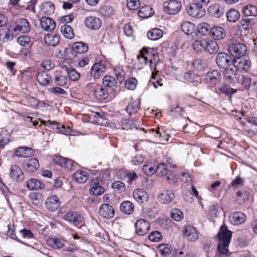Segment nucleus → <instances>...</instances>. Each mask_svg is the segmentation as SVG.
I'll list each match as a JSON object with an SVG mask.
<instances>
[{"mask_svg":"<svg viewBox=\"0 0 257 257\" xmlns=\"http://www.w3.org/2000/svg\"><path fill=\"white\" fill-rule=\"evenodd\" d=\"M139 63L141 64L142 67L147 65L149 63L152 72L151 78L156 79L157 73V66L160 63L161 59L156 48L143 47L140 51L139 54L137 56Z\"/></svg>","mask_w":257,"mask_h":257,"instance_id":"nucleus-1","label":"nucleus"},{"mask_svg":"<svg viewBox=\"0 0 257 257\" xmlns=\"http://www.w3.org/2000/svg\"><path fill=\"white\" fill-rule=\"evenodd\" d=\"M231 231L228 229L226 224L221 225L216 235V238L219 241L217 250L219 253L227 256L229 255L228 246L231 241Z\"/></svg>","mask_w":257,"mask_h":257,"instance_id":"nucleus-2","label":"nucleus"},{"mask_svg":"<svg viewBox=\"0 0 257 257\" xmlns=\"http://www.w3.org/2000/svg\"><path fill=\"white\" fill-rule=\"evenodd\" d=\"M88 50V46L86 43L83 42H76L72 44L71 49H65L64 57L66 56L65 54L70 51L71 52V55L68 56V57L69 60H71L76 57L78 54L86 53Z\"/></svg>","mask_w":257,"mask_h":257,"instance_id":"nucleus-3","label":"nucleus"},{"mask_svg":"<svg viewBox=\"0 0 257 257\" xmlns=\"http://www.w3.org/2000/svg\"><path fill=\"white\" fill-rule=\"evenodd\" d=\"M9 24L15 33V35L19 33H28L30 31V24L25 18L19 19Z\"/></svg>","mask_w":257,"mask_h":257,"instance_id":"nucleus-4","label":"nucleus"},{"mask_svg":"<svg viewBox=\"0 0 257 257\" xmlns=\"http://www.w3.org/2000/svg\"><path fill=\"white\" fill-rule=\"evenodd\" d=\"M182 8V3L179 0H167L163 4L164 11L171 15L178 14Z\"/></svg>","mask_w":257,"mask_h":257,"instance_id":"nucleus-5","label":"nucleus"},{"mask_svg":"<svg viewBox=\"0 0 257 257\" xmlns=\"http://www.w3.org/2000/svg\"><path fill=\"white\" fill-rule=\"evenodd\" d=\"M228 50L229 53L235 58L240 57L246 53L247 47L245 44L235 40L229 45Z\"/></svg>","mask_w":257,"mask_h":257,"instance_id":"nucleus-6","label":"nucleus"},{"mask_svg":"<svg viewBox=\"0 0 257 257\" xmlns=\"http://www.w3.org/2000/svg\"><path fill=\"white\" fill-rule=\"evenodd\" d=\"M233 66L238 72H247L250 69L251 62L249 58L236 57L233 59Z\"/></svg>","mask_w":257,"mask_h":257,"instance_id":"nucleus-7","label":"nucleus"},{"mask_svg":"<svg viewBox=\"0 0 257 257\" xmlns=\"http://www.w3.org/2000/svg\"><path fill=\"white\" fill-rule=\"evenodd\" d=\"M255 23L253 19L245 17L242 18L239 22V25L235 26L232 28V32H236L237 35H241L242 30L248 31L253 27Z\"/></svg>","mask_w":257,"mask_h":257,"instance_id":"nucleus-8","label":"nucleus"},{"mask_svg":"<svg viewBox=\"0 0 257 257\" xmlns=\"http://www.w3.org/2000/svg\"><path fill=\"white\" fill-rule=\"evenodd\" d=\"M135 233L139 236L147 235L151 230V224L146 219L140 218L135 223Z\"/></svg>","mask_w":257,"mask_h":257,"instance_id":"nucleus-9","label":"nucleus"},{"mask_svg":"<svg viewBox=\"0 0 257 257\" xmlns=\"http://www.w3.org/2000/svg\"><path fill=\"white\" fill-rule=\"evenodd\" d=\"M104 181L99 177L93 178L90 183V194L93 196L102 195L104 192Z\"/></svg>","mask_w":257,"mask_h":257,"instance_id":"nucleus-10","label":"nucleus"},{"mask_svg":"<svg viewBox=\"0 0 257 257\" xmlns=\"http://www.w3.org/2000/svg\"><path fill=\"white\" fill-rule=\"evenodd\" d=\"M221 81V74L217 70H212L208 71L204 77L205 83L208 87L211 88L215 87L220 83Z\"/></svg>","mask_w":257,"mask_h":257,"instance_id":"nucleus-11","label":"nucleus"},{"mask_svg":"<svg viewBox=\"0 0 257 257\" xmlns=\"http://www.w3.org/2000/svg\"><path fill=\"white\" fill-rule=\"evenodd\" d=\"M106 71V66L105 61H100L95 62L91 67L90 74L95 80L99 79L102 76Z\"/></svg>","mask_w":257,"mask_h":257,"instance_id":"nucleus-12","label":"nucleus"},{"mask_svg":"<svg viewBox=\"0 0 257 257\" xmlns=\"http://www.w3.org/2000/svg\"><path fill=\"white\" fill-rule=\"evenodd\" d=\"M224 79L230 84H235L239 82L240 75L239 72L233 66L227 67L223 71Z\"/></svg>","mask_w":257,"mask_h":257,"instance_id":"nucleus-13","label":"nucleus"},{"mask_svg":"<svg viewBox=\"0 0 257 257\" xmlns=\"http://www.w3.org/2000/svg\"><path fill=\"white\" fill-rule=\"evenodd\" d=\"M186 11L189 15L195 18H202L206 13L204 8H202L194 2L187 6Z\"/></svg>","mask_w":257,"mask_h":257,"instance_id":"nucleus-14","label":"nucleus"},{"mask_svg":"<svg viewBox=\"0 0 257 257\" xmlns=\"http://www.w3.org/2000/svg\"><path fill=\"white\" fill-rule=\"evenodd\" d=\"M216 62L219 68L226 69L233 64V60L228 54L220 52L216 57Z\"/></svg>","mask_w":257,"mask_h":257,"instance_id":"nucleus-15","label":"nucleus"},{"mask_svg":"<svg viewBox=\"0 0 257 257\" xmlns=\"http://www.w3.org/2000/svg\"><path fill=\"white\" fill-rule=\"evenodd\" d=\"M22 167L23 170L26 172L33 173L38 170L40 165L37 159L31 158L25 161L23 163Z\"/></svg>","mask_w":257,"mask_h":257,"instance_id":"nucleus-16","label":"nucleus"},{"mask_svg":"<svg viewBox=\"0 0 257 257\" xmlns=\"http://www.w3.org/2000/svg\"><path fill=\"white\" fill-rule=\"evenodd\" d=\"M84 22L86 28L91 30H97L100 28L102 25L101 20L95 16L86 17Z\"/></svg>","mask_w":257,"mask_h":257,"instance_id":"nucleus-17","label":"nucleus"},{"mask_svg":"<svg viewBox=\"0 0 257 257\" xmlns=\"http://www.w3.org/2000/svg\"><path fill=\"white\" fill-rule=\"evenodd\" d=\"M60 206L59 197L56 195L49 196L45 201V206L50 212H54Z\"/></svg>","mask_w":257,"mask_h":257,"instance_id":"nucleus-18","label":"nucleus"},{"mask_svg":"<svg viewBox=\"0 0 257 257\" xmlns=\"http://www.w3.org/2000/svg\"><path fill=\"white\" fill-rule=\"evenodd\" d=\"M64 219L75 226H78L82 222V217L78 212L70 211L67 212Z\"/></svg>","mask_w":257,"mask_h":257,"instance_id":"nucleus-19","label":"nucleus"},{"mask_svg":"<svg viewBox=\"0 0 257 257\" xmlns=\"http://www.w3.org/2000/svg\"><path fill=\"white\" fill-rule=\"evenodd\" d=\"M10 24L0 29V40L3 43H8L14 38V34Z\"/></svg>","mask_w":257,"mask_h":257,"instance_id":"nucleus-20","label":"nucleus"},{"mask_svg":"<svg viewBox=\"0 0 257 257\" xmlns=\"http://www.w3.org/2000/svg\"><path fill=\"white\" fill-rule=\"evenodd\" d=\"M10 176L14 181L17 182L23 181L25 178V175L22 169L17 165H13L11 166Z\"/></svg>","mask_w":257,"mask_h":257,"instance_id":"nucleus-21","label":"nucleus"},{"mask_svg":"<svg viewBox=\"0 0 257 257\" xmlns=\"http://www.w3.org/2000/svg\"><path fill=\"white\" fill-rule=\"evenodd\" d=\"M182 234L191 241H195L198 238V233L195 227L192 225H185L183 227Z\"/></svg>","mask_w":257,"mask_h":257,"instance_id":"nucleus-22","label":"nucleus"},{"mask_svg":"<svg viewBox=\"0 0 257 257\" xmlns=\"http://www.w3.org/2000/svg\"><path fill=\"white\" fill-rule=\"evenodd\" d=\"M103 86L111 92H115L117 88V82L115 78L110 75H105L102 79Z\"/></svg>","mask_w":257,"mask_h":257,"instance_id":"nucleus-23","label":"nucleus"},{"mask_svg":"<svg viewBox=\"0 0 257 257\" xmlns=\"http://www.w3.org/2000/svg\"><path fill=\"white\" fill-rule=\"evenodd\" d=\"M146 132L152 135L155 138L159 139L162 142H168L170 138L169 135L167 134L166 132L164 131L161 132L160 127H158L156 128H150Z\"/></svg>","mask_w":257,"mask_h":257,"instance_id":"nucleus-24","label":"nucleus"},{"mask_svg":"<svg viewBox=\"0 0 257 257\" xmlns=\"http://www.w3.org/2000/svg\"><path fill=\"white\" fill-rule=\"evenodd\" d=\"M246 215L241 212H234L229 216L230 222L234 225H238L244 223L246 220Z\"/></svg>","mask_w":257,"mask_h":257,"instance_id":"nucleus-25","label":"nucleus"},{"mask_svg":"<svg viewBox=\"0 0 257 257\" xmlns=\"http://www.w3.org/2000/svg\"><path fill=\"white\" fill-rule=\"evenodd\" d=\"M99 213L102 217L109 219L114 215V210L113 207L108 204H102L99 209Z\"/></svg>","mask_w":257,"mask_h":257,"instance_id":"nucleus-26","label":"nucleus"},{"mask_svg":"<svg viewBox=\"0 0 257 257\" xmlns=\"http://www.w3.org/2000/svg\"><path fill=\"white\" fill-rule=\"evenodd\" d=\"M44 41L48 46L56 47L60 43V36L55 33H48L45 36Z\"/></svg>","mask_w":257,"mask_h":257,"instance_id":"nucleus-27","label":"nucleus"},{"mask_svg":"<svg viewBox=\"0 0 257 257\" xmlns=\"http://www.w3.org/2000/svg\"><path fill=\"white\" fill-rule=\"evenodd\" d=\"M54 82L57 86L65 87L68 83V79L63 72L57 71L54 74Z\"/></svg>","mask_w":257,"mask_h":257,"instance_id":"nucleus-28","label":"nucleus"},{"mask_svg":"<svg viewBox=\"0 0 257 257\" xmlns=\"http://www.w3.org/2000/svg\"><path fill=\"white\" fill-rule=\"evenodd\" d=\"M210 36L214 40H221L225 37L226 31L220 26H214L211 28Z\"/></svg>","mask_w":257,"mask_h":257,"instance_id":"nucleus-29","label":"nucleus"},{"mask_svg":"<svg viewBox=\"0 0 257 257\" xmlns=\"http://www.w3.org/2000/svg\"><path fill=\"white\" fill-rule=\"evenodd\" d=\"M14 153L15 156L18 157L28 158L33 156L34 152L32 148L23 146L17 148Z\"/></svg>","mask_w":257,"mask_h":257,"instance_id":"nucleus-30","label":"nucleus"},{"mask_svg":"<svg viewBox=\"0 0 257 257\" xmlns=\"http://www.w3.org/2000/svg\"><path fill=\"white\" fill-rule=\"evenodd\" d=\"M175 198L174 193L170 190L163 191L158 196L159 201L162 204H168Z\"/></svg>","mask_w":257,"mask_h":257,"instance_id":"nucleus-31","label":"nucleus"},{"mask_svg":"<svg viewBox=\"0 0 257 257\" xmlns=\"http://www.w3.org/2000/svg\"><path fill=\"white\" fill-rule=\"evenodd\" d=\"M62 67L66 70L67 76L71 81H77L80 77V74L71 66L65 65V62L62 63Z\"/></svg>","mask_w":257,"mask_h":257,"instance_id":"nucleus-32","label":"nucleus"},{"mask_svg":"<svg viewBox=\"0 0 257 257\" xmlns=\"http://www.w3.org/2000/svg\"><path fill=\"white\" fill-rule=\"evenodd\" d=\"M40 25L46 31H52L56 27L55 21L49 17H42L40 20Z\"/></svg>","mask_w":257,"mask_h":257,"instance_id":"nucleus-33","label":"nucleus"},{"mask_svg":"<svg viewBox=\"0 0 257 257\" xmlns=\"http://www.w3.org/2000/svg\"><path fill=\"white\" fill-rule=\"evenodd\" d=\"M133 196L134 199L139 203H144L149 200V194L146 191L142 189H138L134 191Z\"/></svg>","mask_w":257,"mask_h":257,"instance_id":"nucleus-34","label":"nucleus"},{"mask_svg":"<svg viewBox=\"0 0 257 257\" xmlns=\"http://www.w3.org/2000/svg\"><path fill=\"white\" fill-rule=\"evenodd\" d=\"M26 187L28 190H39L43 189L45 185L41 181L35 179L31 178L26 182Z\"/></svg>","mask_w":257,"mask_h":257,"instance_id":"nucleus-35","label":"nucleus"},{"mask_svg":"<svg viewBox=\"0 0 257 257\" xmlns=\"http://www.w3.org/2000/svg\"><path fill=\"white\" fill-rule=\"evenodd\" d=\"M209 14L216 18H220L224 13L223 7L219 4H214L209 6L208 9Z\"/></svg>","mask_w":257,"mask_h":257,"instance_id":"nucleus-36","label":"nucleus"},{"mask_svg":"<svg viewBox=\"0 0 257 257\" xmlns=\"http://www.w3.org/2000/svg\"><path fill=\"white\" fill-rule=\"evenodd\" d=\"M250 197V193L247 190H239L236 192L235 200L239 205L244 204Z\"/></svg>","mask_w":257,"mask_h":257,"instance_id":"nucleus-37","label":"nucleus"},{"mask_svg":"<svg viewBox=\"0 0 257 257\" xmlns=\"http://www.w3.org/2000/svg\"><path fill=\"white\" fill-rule=\"evenodd\" d=\"M92 96L97 100L103 101L107 98L108 92L105 88L98 85L95 91H94Z\"/></svg>","mask_w":257,"mask_h":257,"instance_id":"nucleus-38","label":"nucleus"},{"mask_svg":"<svg viewBox=\"0 0 257 257\" xmlns=\"http://www.w3.org/2000/svg\"><path fill=\"white\" fill-rule=\"evenodd\" d=\"M205 52L213 54L217 53L219 49L218 44L212 40L206 39Z\"/></svg>","mask_w":257,"mask_h":257,"instance_id":"nucleus-39","label":"nucleus"},{"mask_svg":"<svg viewBox=\"0 0 257 257\" xmlns=\"http://www.w3.org/2000/svg\"><path fill=\"white\" fill-rule=\"evenodd\" d=\"M89 174L83 170H77L73 175L74 180L79 183H84L88 180Z\"/></svg>","mask_w":257,"mask_h":257,"instance_id":"nucleus-40","label":"nucleus"},{"mask_svg":"<svg viewBox=\"0 0 257 257\" xmlns=\"http://www.w3.org/2000/svg\"><path fill=\"white\" fill-rule=\"evenodd\" d=\"M99 14L103 18L109 19L114 14V10L113 8L109 6H102L99 9Z\"/></svg>","mask_w":257,"mask_h":257,"instance_id":"nucleus-41","label":"nucleus"},{"mask_svg":"<svg viewBox=\"0 0 257 257\" xmlns=\"http://www.w3.org/2000/svg\"><path fill=\"white\" fill-rule=\"evenodd\" d=\"M181 29L187 35L196 34V28L195 25L189 21H184L181 24Z\"/></svg>","mask_w":257,"mask_h":257,"instance_id":"nucleus-42","label":"nucleus"},{"mask_svg":"<svg viewBox=\"0 0 257 257\" xmlns=\"http://www.w3.org/2000/svg\"><path fill=\"white\" fill-rule=\"evenodd\" d=\"M55 5L50 1L44 2L42 4L40 8L41 13L46 15L53 14L55 12Z\"/></svg>","mask_w":257,"mask_h":257,"instance_id":"nucleus-43","label":"nucleus"},{"mask_svg":"<svg viewBox=\"0 0 257 257\" xmlns=\"http://www.w3.org/2000/svg\"><path fill=\"white\" fill-rule=\"evenodd\" d=\"M18 79L23 83L28 82L33 77V71L30 67L27 68L24 71L20 70Z\"/></svg>","mask_w":257,"mask_h":257,"instance_id":"nucleus-44","label":"nucleus"},{"mask_svg":"<svg viewBox=\"0 0 257 257\" xmlns=\"http://www.w3.org/2000/svg\"><path fill=\"white\" fill-rule=\"evenodd\" d=\"M241 13L245 17H255L257 16V7L250 4L246 5L242 8Z\"/></svg>","mask_w":257,"mask_h":257,"instance_id":"nucleus-45","label":"nucleus"},{"mask_svg":"<svg viewBox=\"0 0 257 257\" xmlns=\"http://www.w3.org/2000/svg\"><path fill=\"white\" fill-rule=\"evenodd\" d=\"M154 14V10L149 5H145L141 7L138 12L139 16L143 19L149 18Z\"/></svg>","mask_w":257,"mask_h":257,"instance_id":"nucleus-46","label":"nucleus"},{"mask_svg":"<svg viewBox=\"0 0 257 257\" xmlns=\"http://www.w3.org/2000/svg\"><path fill=\"white\" fill-rule=\"evenodd\" d=\"M37 79L39 84L42 86L48 85L52 81L51 77L44 71L38 73Z\"/></svg>","mask_w":257,"mask_h":257,"instance_id":"nucleus-47","label":"nucleus"},{"mask_svg":"<svg viewBox=\"0 0 257 257\" xmlns=\"http://www.w3.org/2000/svg\"><path fill=\"white\" fill-rule=\"evenodd\" d=\"M227 21L235 23L239 20L240 17V13L234 9H230L226 13Z\"/></svg>","mask_w":257,"mask_h":257,"instance_id":"nucleus-48","label":"nucleus"},{"mask_svg":"<svg viewBox=\"0 0 257 257\" xmlns=\"http://www.w3.org/2000/svg\"><path fill=\"white\" fill-rule=\"evenodd\" d=\"M60 31L62 35L67 39H72L74 37L72 28L68 24H64L61 26Z\"/></svg>","mask_w":257,"mask_h":257,"instance_id":"nucleus-49","label":"nucleus"},{"mask_svg":"<svg viewBox=\"0 0 257 257\" xmlns=\"http://www.w3.org/2000/svg\"><path fill=\"white\" fill-rule=\"evenodd\" d=\"M163 32L158 28H154L150 30L147 33L148 39L152 41H156L162 37Z\"/></svg>","mask_w":257,"mask_h":257,"instance_id":"nucleus-50","label":"nucleus"},{"mask_svg":"<svg viewBox=\"0 0 257 257\" xmlns=\"http://www.w3.org/2000/svg\"><path fill=\"white\" fill-rule=\"evenodd\" d=\"M120 209L124 214H131L134 210V205L131 201H125L121 203Z\"/></svg>","mask_w":257,"mask_h":257,"instance_id":"nucleus-51","label":"nucleus"},{"mask_svg":"<svg viewBox=\"0 0 257 257\" xmlns=\"http://www.w3.org/2000/svg\"><path fill=\"white\" fill-rule=\"evenodd\" d=\"M18 44L27 49L30 48L33 45V42L30 37L27 35H22L17 39Z\"/></svg>","mask_w":257,"mask_h":257,"instance_id":"nucleus-52","label":"nucleus"},{"mask_svg":"<svg viewBox=\"0 0 257 257\" xmlns=\"http://www.w3.org/2000/svg\"><path fill=\"white\" fill-rule=\"evenodd\" d=\"M27 103L35 108H39L45 106V103L43 101H40L38 99L31 96H28L26 98Z\"/></svg>","mask_w":257,"mask_h":257,"instance_id":"nucleus-53","label":"nucleus"},{"mask_svg":"<svg viewBox=\"0 0 257 257\" xmlns=\"http://www.w3.org/2000/svg\"><path fill=\"white\" fill-rule=\"evenodd\" d=\"M140 103L137 100H134L128 103L125 110L130 115L136 113L140 109Z\"/></svg>","mask_w":257,"mask_h":257,"instance_id":"nucleus-54","label":"nucleus"},{"mask_svg":"<svg viewBox=\"0 0 257 257\" xmlns=\"http://www.w3.org/2000/svg\"><path fill=\"white\" fill-rule=\"evenodd\" d=\"M47 243L54 249H59L63 247L64 243L59 238H50L47 240Z\"/></svg>","mask_w":257,"mask_h":257,"instance_id":"nucleus-55","label":"nucleus"},{"mask_svg":"<svg viewBox=\"0 0 257 257\" xmlns=\"http://www.w3.org/2000/svg\"><path fill=\"white\" fill-rule=\"evenodd\" d=\"M206 39L196 40L192 45L194 51L197 52L205 51Z\"/></svg>","mask_w":257,"mask_h":257,"instance_id":"nucleus-56","label":"nucleus"},{"mask_svg":"<svg viewBox=\"0 0 257 257\" xmlns=\"http://www.w3.org/2000/svg\"><path fill=\"white\" fill-rule=\"evenodd\" d=\"M156 166L157 165L152 162H147L143 166V171L147 175H153L156 172Z\"/></svg>","mask_w":257,"mask_h":257,"instance_id":"nucleus-57","label":"nucleus"},{"mask_svg":"<svg viewBox=\"0 0 257 257\" xmlns=\"http://www.w3.org/2000/svg\"><path fill=\"white\" fill-rule=\"evenodd\" d=\"M245 182V179L238 175L228 185V188L232 187L234 189L239 188L244 185Z\"/></svg>","mask_w":257,"mask_h":257,"instance_id":"nucleus-58","label":"nucleus"},{"mask_svg":"<svg viewBox=\"0 0 257 257\" xmlns=\"http://www.w3.org/2000/svg\"><path fill=\"white\" fill-rule=\"evenodd\" d=\"M211 28L209 24L206 23H200L197 27V30L198 32L201 35L203 36H206L207 35H210Z\"/></svg>","mask_w":257,"mask_h":257,"instance_id":"nucleus-59","label":"nucleus"},{"mask_svg":"<svg viewBox=\"0 0 257 257\" xmlns=\"http://www.w3.org/2000/svg\"><path fill=\"white\" fill-rule=\"evenodd\" d=\"M171 217L176 221H180L184 218L183 213L178 208H173L171 210Z\"/></svg>","mask_w":257,"mask_h":257,"instance_id":"nucleus-60","label":"nucleus"},{"mask_svg":"<svg viewBox=\"0 0 257 257\" xmlns=\"http://www.w3.org/2000/svg\"><path fill=\"white\" fill-rule=\"evenodd\" d=\"M63 168L67 171H72L76 169L78 163L74 161L67 158L65 160Z\"/></svg>","mask_w":257,"mask_h":257,"instance_id":"nucleus-61","label":"nucleus"},{"mask_svg":"<svg viewBox=\"0 0 257 257\" xmlns=\"http://www.w3.org/2000/svg\"><path fill=\"white\" fill-rule=\"evenodd\" d=\"M105 116V113L103 112H95L94 114V117L96 118V122L98 124L106 126L109 123L107 119L104 118Z\"/></svg>","mask_w":257,"mask_h":257,"instance_id":"nucleus-62","label":"nucleus"},{"mask_svg":"<svg viewBox=\"0 0 257 257\" xmlns=\"http://www.w3.org/2000/svg\"><path fill=\"white\" fill-rule=\"evenodd\" d=\"M156 170L158 176L163 177L166 175L168 173V166L166 163H163L157 164L156 167Z\"/></svg>","mask_w":257,"mask_h":257,"instance_id":"nucleus-63","label":"nucleus"},{"mask_svg":"<svg viewBox=\"0 0 257 257\" xmlns=\"http://www.w3.org/2000/svg\"><path fill=\"white\" fill-rule=\"evenodd\" d=\"M162 235L161 233L157 230L151 232L148 236V239L152 242H159L162 239Z\"/></svg>","mask_w":257,"mask_h":257,"instance_id":"nucleus-64","label":"nucleus"}]
</instances>
